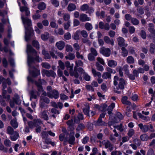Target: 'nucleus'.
<instances>
[{
	"label": "nucleus",
	"mask_w": 155,
	"mask_h": 155,
	"mask_svg": "<svg viewBox=\"0 0 155 155\" xmlns=\"http://www.w3.org/2000/svg\"><path fill=\"white\" fill-rule=\"evenodd\" d=\"M18 2L20 7V10L22 13L21 18L25 28V40L28 41L31 36L34 35V31L31 27V20L27 17H24L23 14L25 13L28 16L30 12L26 7L27 3L25 0H18Z\"/></svg>",
	"instance_id": "obj_1"
},
{
	"label": "nucleus",
	"mask_w": 155,
	"mask_h": 155,
	"mask_svg": "<svg viewBox=\"0 0 155 155\" xmlns=\"http://www.w3.org/2000/svg\"><path fill=\"white\" fill-rule=\"evenodd\" d=\"M27 52L28 54V63L29 67V71L30 74L33 77H36L40 74V70L37 69L33 68V71H31L32 68L31 67V64L35 60L38 62L42 61V59L38 56L37 53L34 50L32 46L28 44L27 46Z\"/></svg>",
	"instance_id": "obj_2"
},
{
	"label": "nucleus",
	"mask_w": 155,
	"mask_h": 155,
	"mask_svg": "<svg viewBox=\"0 0 155 155\" xmlns=\"http://www.w3.org/2000/svg\"><path fill=\"white\" fill-rule=\"evenodd\" d=\"M2 83V86L3 87V91L2 95L3 97L7 101H10V105L11 107L13 108L14 107L15 104H19L21 103V101L19 99V97L17 94L15 95L14 97L13 98L12 100H10V96L9 95L7 94V92L6 90H4L6 87V83H7L8 85H10L11 84V82L9 78L5 79L2 76L0 77V83Z\"/></svg>",
	"instance_id": "obj_3"
},
{
	"label": "nucleus",
	"mask_w": 155,
	"mask_h": 155,
	"mask_svg": "<svg viewBox=\"0 0 155 155\" xmlns=\"http://www.w3.org/2000/svg\"><path fill=\"white\" fill-rule=\"evenodd\" d=\"M46 83L45 81L43 80H42L41 81H39V82H36V84L37 86L38 89V92L37 93L36 91H32L31 93V97L30 98V100H31L32 98L36 99L37 97V95L36 94L38 95H39L41 93H42V94L44 96L46 95V93L43 90V88H42L41 85L45 84Z\"/></svg>",
	"instance_id": "obj_4"
},
{
	"label": "nucleus",
	"mask_w": 155,
	"mask_h": 155,
	"mask_svg": "<svg viewBox=\"0 0 155 155\" xmlns=\"http://www.w3.org/2000/svg\"><path fill=\"white\" fill-rule=\"evenodd\" d=\"M30 128H33L35 127V131L37 133H40L41 130V125H43L42 121L40 119H36L33 122L30 121L28 123Z\"/></svg>",
	"instance_id": "obj_5"
},
{
	"label": "nucleus",
	"mask_w": 155,
	"mask_h": 155,
	"mask_svg": "<svg viewBox=\"0 0 155 155\" xmlns=\"http://www.w3.org/2000/svg\"><path fill=\"white\" fill-rule=\"evenodd\" d=\"M118 86L117 87V89H123L124 88V86L126 84V82L124 79L120 78L119 79L118 77L117 76H115L114 77V85L116 86L118 84Z\"/></svg>",
	"instance_id": "obj_6"
},
{
	"label": "nucleus",
	"mask_w": 155,
	"mask_h": 155,
	"mask_svg": "<svg viewBox=\"0 0 155 155\" xmlns=\"http://www.w3.org/2000/svg\"><path fill=\"white\" fill-rule=\"evenodd\" d=\"M65 64L67 69L69 71L70 75L71 76H74L76 78H78L79 75L78 72H75L74 71H73V68L74 67V64H71L68 61H66L65 62Z\"/></svg>",
	"instance_id": "obj_7"
},
{
	"label": "nucleus",
	"mask_w": 155,
	"mask_h": 155,
	"mask_svg": "<svg viewBox=\"0 0 155 155\" xmlns=\"http://www.w3.org/2000/svg\"><path fill=\"white\" fill-rule=\"evenodd\" d=\"M100 52L106 57H109L110 54V50L108 48H106L103 47L100 49Z\"/></svg>",
	"instance_id": "obj_8"
},
{
	"label": "nucleus",
	"mask_w": 155,
	"mask_h": 155,
	"mask_svg": "<svg viewBox=\"0 0 155 155\" xmlns=\"http://www.w3.org/2000/svg\"><path fill=\"white\" fill-rule=\"evenodd\" d=\"M41 73L43 76L46 75L47 77L51 76L55 77L56 76V74L54 71L51 70L48 71L43 69Z\"/></svg>",
	"instance_id": "obj_9"
},
{
	"label": "nucleus",
	"mask_w": 155,
	"mask_h": 155,
	"mask_svg": "<svg viewBox=\"0 0 155 155\" xmlns=\"http://www.w3.org/2000/svg\"><path fill=\"white\" fill-rule=\"evenodd\" d=\"M92 74L94 77H96L97 76L98 78L97 79V81L99 84L101 83L103 80L101 78V73L99 72H97L93 68H92Z\"/></svg>",
	"instance_id": "obj_10"
},
{
	"label": "nucleus",
	"mask_w": 155,
	"mask_h": 155,
	"mask_svg": "<svg viewBox=\"0 0 155 155\" xmlns=\"http://www.w3.org/2000/svg\"><path fill=\"white\" fill-rule=\"evenodd\" d=\"M78 71L80 74H84V78L86 81H89L90 80V76L85 72L84 70L82 68H79L78 69Z\"/></svg>",
	"instance_id": "obj_11"
},
{
	"label": "nucleus",
	"mask_w": 155,
	"mask_h": 155,
	"mask_svg": "<svg viewBox=\"0 0 155 155\" xmlns=\"http://www.w3.org/2000/svg\"><path fill=\"white\" fill-rule=\"evenodd\" d=\"M74 135V132L73 131H71L70 133L69 138H67L66 141L68 142L70 144H74L75 140Z\"/></svg>",
	"instance_id": "obj_12"
},
{
	"label": "nucleus",
	"mask_w": 155,
	"mask_h": 155,
	"mask_svg": "<svg viewBox=\"0 0 155 155\" xmlns=\"http://www.w3.org/2000/svg\"><path fill=\"white\" fill-rule=\"evenodd\" d=\"M103 144L105 146L106 148L108 149L111 151L114 149L113 146L111 144L109 141L107 140H105L102 142Z\"/></svg>",
	"instance_id": "obj_13"
},
{
	"label": "nucleus",
	"mask_w": 155,
	"mask_h": 155,
	"mask_svg": "<svg viewBox=\"0 0 155 155\" xmlns=\"http://www.w3.org/2000/svg\"><path fill=\"white\" fill-rule=\"evenodd\" d=\"M48 96L51 98H54L55 99H57L59 97L58 93L57 91L55 90H54L52 91V93H48Z\"/></svg>",
	"instance_id": "obj_14"
},
{
	"label": "nucleus",
	"mask_w": 155,
	"mask_h": 155,
	"mask_svg": "<svg viewBox=\"0 0 155 155\" xmlns=\"http://www.w3.org/2000/svg\"><path fill=\"white\" fill-rule=\"evenodd\" d=\"M117 41L119 46L121 47H126L127 46V44H125V40L123 38L119 37L117 38Z\"/></svg>",
	"instance_id": "obj_15"
},
{
	"label": "nucleus",
	"mask_w": 155,
	"mask_h": 155,
	"mask_svg": "<svg viewBox=\"0 0 155 155\" xmlns=\"http://www.w3.org/2000/svg\"><path fill=\"white\" fill-rule=\"evenodd\" d=\"M56 45L58 49L61 50L64 48L65 44L64 41H60L57 42L56 43Z\"/></svg>",
	"instance_id": "obj_16"
},
{
	"label": "nucleus",
	"mask_w": 155,
	"mask_h": 155,
	"mask_svg": "<svg viewBox=\"0 0 155 155\" xmlns=\"http://www.w3.org/2000/svg\"><path fill=\"white\" fill-rule=\"evenodd\" d=\"M11 135L10 138L12 141H16L19 137V134L16 131H15Z\"/></svg>",
	"instance_id": "obj_17"
},
{
	"label": "nucleus",
	"mask_w": 155,
	"mask_h": 155,
	"mask_svg": "<svg viewBox=\"0 0 155 155\" xmlns=\"http://www.w3.org/2000/svg\"><path fill=\"white\" fill-rule=\"evenodd\" d=\"M83 112L85 114L89 116V107L87 104H86L82 107Z\"/></svg>",
	"instance_id": "obj_18"
},
{
	"label": "nucleus",
	"mask_w": 155,
	"mask_h": 155,
	"mask_svg": "<svg viewBox=\"0 0 155 155\" xmlns=\"http://www.w3.org/2000/svg\"><path fill=\"white\" fill-rule=\"evenodd\" d=\"M80 19L82 21H89L91 20L90 18L88 17L85 14H82L80 16Z\"/></svg>",
	"instance_id": "obj_19"
},
{
	"label": "nucleus",
	"mask_w": 155,
	"mask_h": 155,
	"mask_svg": "<svg viewBox=\"0 0 155 155\" xmlns=\"http://www.w3.org/2000/svg\"><path fill=\"white\" fill-rule=\"evenodd\" d=\"M47 111L44 110L41 113L40 115V117L44 119V120H48L49 118L47 114Z\"/></svg>",
	"instance_id": "obj_20"
},
{
	"label": "nucleus",
	"mask_w": 155,
	"mask_h": 155,
	"mask_svg": "<svg viewBox=\"0 0 155 155\" xmlns=\"http://www.w3.org/2000/svg\"><path fill=\"white\" fill-rule=\"evenodd\" d=\"M104 39L105 42L107 44L114 45V41L113 39H110L108 36H105L104 37Z\"/></svg>",
	"instance_id": "obj_21"
},
{
	"label": "nucleus",
	"mask_w": 155,
	"mask_h": 155,
	"mask_svg": "<svg viewBox=\"0 0 155 155\" xmlns=\"http://www.w3.org/2000/svg\"><path fill=\"white\" fill-rule=\"evenodd\" d=\"M75 66L74 68V71L75 72H77L78 70H77V67L79 66H82L83 65V62L81 60H78L75 62Z\"/></svg>",
	"instance_id": "obj_22"
},
{
	"label": "nucleus",
	"mask_w": 155,
	"mask_h": 155,
	"mask_svg": "<svg viewBox=\"0 0 155 155\" xmlns=\"http://www.w3.org/2000/svg\"><path fill=\"white\" fill-rule=\"evenodd\" d=\"M107 65L110 67L114 68L117 65V63L114 60H110L108 61Z\"/></svg>",
	"instance_id": "obj_23"
},
{
	"label": "nucleus",
	"mask_w": 155,
	"mask_h": 155,
	"mask_svg": "<svg viewBox=\"0 0 155 155\" xmlns=\"http://www.w3.org/2000/svg\"><path fill=\"white\" fill-rule=\"evenodd\" d=\"M41 39L44 41H46L49 38V34L48 32H45L41 35Z\"/></svg>",
	"instance_id": "obj_24"
},
{
	"label": "nucleus",
	"mask_w": 155,
	"mask_h": 155,
	"mask_svg": "<svg viewBox=\"0 0 155 155\" xmlns=\"http://www.w3.org/2000/svg\"><path fill=\"white\" fill-rule=\"evenodd\" d=\"M123 118V115L120 112H118L116 114V116L115 117V119L116 120V122H119L120 120Z\"/></svg>",
	"instance_id": "obj_25"
},
{
	"label": "nucleus",
	"mask_w": 155,
	"mask_h": 155,
	"mask_svg": "<svg viewBox=\"0 0 155 155\" xmlns=\"http://www.w3.org/2000/svg\"><path fill=\"white\" fill-rule=\"evenodd\" d=\"M57 52L55 51V49L54 47L51 48V51H50V53L51 57L55 59H57V57L55 54V53L57 54Z\"/></svg>",
	"instance_id": "obj_26"
},
{
	"label": "nucleus",
	"mask_w": 155,
	"mask_h": 155,
	"mask_svg": "<svg viewBox=\"0 0 155 155\" xmlns=\"http://www.w3.org/2000/svg\"><path fill=\"white\" fill-rule=\"evenodd\" d=\"M138 126L143 131L146 132L148 130V127L147 125L143 126L142 124H140Z\"/></svg>",
	"instance_id": "obj_27"
},
{
	"label": "nucleus",
	"mask_w": 155,
	"mask_h": 155,
	"mask_svg": "<svg viewBox=\"0 0 155 155\" xmlns=\"http://www.w3.org/2000/svg\"><path fill=\"white\" fill-rule=\"evenodd\" d=\"M76 8V6L73 4H69L68 7V10L69 11H72L75 10Z\"/></svg>",
	"instance_id": "obj_28"
},
{
	"label": "nucleus",
	"mask_w": 155,
	"mask_h": 155,
	"mask_svg": "<svg viewBox=\"0 0 155 155\" xmlns=\"http://www.w3.org/2000/svg\"><path fill=\"white\" fill-rule=\"evenodd\" d=\"M127 97L126 96L124 97L122 99V102L123 104L126 105H130L131 104V103L127 101Z\"/></svg>",
	"instance_id": "obj_29"
},
{
	"label": "nucleus",
	"mask_w": 155,
	"mask_h": 155,
	"mask_svg": "<svg viewBox=\"0 0 155 155\" xmlns=\"http://www.w3.org/2000/svg\"><path fill=\"white\" fill-rule=\"evenodd\" d=\"M42 54L44 56L45 58V59H49L51 58V56L45 49H43L42 51Z\"/></svg>",
	"instance_id": "obj_30"
},
{
	"label": "nucleus",
	"mask_w": 155,
	"mask_h": 155,
	"mask_svg": "<svg viewBox=\"0 0 155 155\" xmlns=\"http://www.w3.org/2000/svg\"><path fill=\"white\" fill-rule=\"evenodd\" d=\"M89 7L88 5L84 4L82 5L80 7V9L82 11H87L89 8Z\"/></svg>",
	"instance_id": "obj_31"
},
{
	"label": "nucleus",
	"mask_w": 155,
	"mask_h": 155,
	"mask_svg": "<svg viewBox=\"0 0 155 155\" xmlns=\"http://www.w3.org/2000/svg\"><path fill=\"white\" fill-rule=\"evenodd\" d=\"M46 8V5L43 2L40 3L38 5V8L40 10H42L45 9Z\"/></svg>",
	"instance_id": "obj_32"
},
{
	"label": "nucleus",
	"mask_w": 155,
	"mask_h": 155,
	"mask_svg": "<svg viewBox=\"0 0 155 155\" xmlns=\"http://www.w3.org/2000/svg\"><path fill=\"white\" fill-rule=\"evenodd\" d=\"M111 74L108 72H104L102 75V78L104 79L109 78L111 77Z\"/></svg>",
	"instance_id": "obj_33"
},
{
	"label": "nucleus",
	"mask_w": 155,
	"mask_h": 155,
	"mask_svg": "<svg viewBox=\"0 0 155 155\" xmlns=\"http://www.w3.org/2000/svg\"><path fill=\"white\" fill-rule=\"evenodd\" d=\"M107 124L105 122L103 121L101 118H99L97 122V125L98 126H107Z\"/></svg>",
	"instance_id": "obj_34"
},
{
	"label": "nucleus",
	"mask_w": 155,
	"mask_h": 155,
	"mask_svg": "<svg viewBox=\"0 0 155 155\" xmlns=\"http://www.w3.org/2000/svg\"><path fill=\"white\" fill-rule=\"evenodd\" d=\"M80 34V30L77 31L74 35L73 38L76 40H78L79 39V34Z\"/></svg>",
	"instance_id": "obj_35"
},
{
	"label": "nucleus",
	"mask_w": 155,
	"mask_h": 155,
	"mask_svg": "<svg viewBox=\"0 0 155 155\" xmlns=\"http://www.w3.org/2000/svg\"><path fill=\"white\" fill-rule=\"evenodd\" d=\"M11 124L15 128H16L18 126V124L15 120H12L11 121Z\"/></svg>",
	"instance_id": "obj_36"
},
{
	"label": "nucleus",
	"mask_w": 155,
	"mask_h": 155,
	"mask_svg": "<svg viewBox=\"0 0 155 155\" xmlns=\"http://www.w3.org/2000/svg\"><path fill=\"white\" fill-rule=\"evenodd\" d=\"M75 58V55L72 53H69L68 55L65 57V58L66 59L70 60H73Z\"/></svg>",
	"instance_id": "obj_37"
},
{
	"label": "nucleus",
	"mask_w": 155,
	"mask_h": 155,
	"mask_svg": "<svg viewBox=\"0 0 155 155\" xmlns=\"http://www.w3.org/2000/svg\"><path fill=\"white\" fill-rule=\"evenodd\" d=\"M127 63L129 64H133L134 62V59L131 56H128L127 58Z\"/></svg>",
	"instance_id": "obj_38"
},
{
	"label": "nucleus",
	"mask_w": 155,
	"mask_h": 155,
	"mask_svg": "<svg viewBox=\"0 0 155 155\" xmlns=\"http://www.w3.org/2000/svg\"><path fill=\"white\" fill-rule=\"evenodd\" d=\"M54 32L57 35H63L64 33L63 30L61 28H59L58 30H55Z\"/></svg>",
	"instance_id": "obj_39"
},
{
	"label": "nucleus",
	"mask_w": 155,
	"mask_h": 155,
	"mask_svg": "<svg viewBox=\"0 0 155 155\" xmlns=\"http://www.w3.org/2000/svg\"><path fill=\"white\" fill-rule=\"evenodd\" d=\"M137 114L139 117L141 118L143 120H145L146 121H148L150 120V118L148 117L144 116L140 113H138Z\"/></svg>",
	"instance_id": "obj_40"
},
{
	"label": "nucleus",
	"mask_w": 155,
	"mask_h": 155,
	"mask_svg": "<svg viewBox=\"0 0 155 155\" xmlns=\"http://www.w3.org/2000/svg\"><path fill=\"white\" fill-rule=\"evenodd\" d=\"M7 131L8 134L11 135L15 131H14L12 128L11 126H9L7 128Z\"/></svg>",
	"instance_id": "obj_41"
},
{
	"label": "nucleus",
	"mask_w": 155,
	"mask_h": 155,
	"mask_svg": "<svg viewBox=\"0 0 155 155\" xmlns=\"http://www.w3.org/2000/svg\"><path fill=\"white\" fill-rule=\"evenodd\" d=\"M85 28L88 31H90L92 29L93 27L91 24L89 23H86L85 25Z\"/></svg>",
	"instance_id": "obj_42"
},
{
	"label": "nucleus",
	"mask_w": 155,
	"mask_h": 155,
	"mask_svg": "<svg viewBox=\"0 0 155 155\" xmlns=\"http://www.w3.org/2000/svg\"><path fill=\"white\" fill-rule=\"evenodd\" d=\"M96 65L98 70L101 71H103L104 70V68L101 65H100L98 62H97L96 64Z\"/></svg>",
	"instance_id": "obj_43"
},
{
	"label": "nucleus",
	"mask_w": 155,
	"mask_h": 155,
	"mask_svg": "<svg viewBox=\"0 0 155 155\" xmlns=\"http://www.w3.org/2000/svg\"><path fill=\"white\" fill-rule=\"evenodd\" d=\"M131 22L134 25H137L139 23V21L135 18H132L131 19Z\"/></svg>",
	"instance_id": "obj_44"
},
{
	"label": "nucleus",
	"mask_w": 155,
	"mask_h": 155,
	"mask_svg": "<svg viewBox=\"0 0 155 155\" xmlns=\"http://www.w3.org/2000/svg\"><path fill=\"white\" fill-rule=\"evenodd\" d=\"M11 142L9 139H5L4 141V144L7 147H10L11 146Z\"/></svg>",
	"instance_id": "obj_45"
},
{
	"label": "nucleus",
	"mask_w": 155,
	"mask_h": 155,
	"mask_svg": "<svg viewBox=\"0 0 155 155\" xmlns=\"http://www.w3.org/2000/svg\"><path fill=\"white\" fill-rule=\"evenodd\" d=\"M140 138L142 140L144 141L147 140L149 139V137L147 134H144L141 135Z\"/></svg>",
	"instance_id": "obj_46"
},
{
	"label": "nucleus",
	"mask_w": 155,
	"mask_h": 155,
	"mask_svg": "<svg viewBox=\"0 0 155 155\" xmlns=\"http://www.w3.org/2000/svg\"><path fill=\"white\" fill-rule=\"evenodd\" d=\"M107 106V105L106 104L102 105L99 108V109L101 111H105L106 110V109Z\"/></svg>",
	"instance_id": "obj_47"
},
{
	"label": "nucleus",
	"mask_w": 155,
	"mask_h": 155,
	"mask_svg": "<svg viewBox=\"0 0 155 155\" xmlns=\"http://www.w3.org/2000/svg\"><path fill=\"white\" fill-rule=\"evenodd\" d=\"M64 38L66 40H68L71 38V36L70 33L69 32H67L64 35Z\"/></svg>",
	"instance_id": "obj_48"
},
{
	"label": "nucleus",
	"mask_w": 155,
	"mask_h": 155,
	"mask_svg": "<svg viewBox=\"0 0 155 155\" xmlns=\"http://www.w3.org/2000/svg\"><path fill=\"white\" fill-rule=\"evenodd\" d=\"M80 34L84 38H86L88 36V34L87 32L85 30H82L81 31L80 30Z\"/></svg>",
	"instance_id": "obj_49"
},
{
	"label": "nucleus",
	"mask_w": 155,
	"mask_h": 155,
	"mask_svg": "<svg viewBox=\"0 0 155 155\" xmlns=\"http://www.w3.org/2000/svg\"><path fill=\"white\" fill-rule=\"evenodd\" d=\"M64 64L61 60L58 61V64L59 67L62 70H64L65 68Z\"/></svg>",
	"instance_id": "obj_50"
},
{
	"label": "nucleus",
	"mask_w": 155,
	"mask_h": 155,
	"mask_svg": "<svg viewBox=\"0 0 155 155\" xmlns=\"http://www.w3.org/2000/svg\"><path fill=\"white\" fill-rule=\"evenodd\" d=\"M32 44L37 49H38L39 48V43L38 41L36 40L33 41L32 42Z\"/></svg>",
	"instance_id": "obj_51"
},
{
	"label": "nucleus",
	"mask_w": 155,
	"mask_h": 155,
	"mask_svg": "<svg viewBox=\"0 0 155 155\" xmlns=\"http://www.w3.org/2000/svg\"><path fill=\"white\" fill-rule=\"evenodd\" d=\"M155 50V45L153 43L151 44L150 45V51L151 53H153L154 52V51Z\"/></svg>",
	"instance_id": "obj_52"
},
{
	"label": "nucleus",
	"mask_w": 155,
	"mask_h": 155,
	"mask_svg": "<svg viewBox=\"0 0 155 155\" xmlns=\"http://www.w3.org/2000/svg\"><path fill=\"white\" fill-rule=\"evenodd\" d=\"M66 50L68 52H72L73 51V48L70 45H67L66 46Z\"/></svg>",
	"instance_id": "obj_53"
},
{
	"label": "nucleus",
	"mask_w": 155,
	"mask_h": 155,
	"mask_svg": "<svg viewBox=\"0 0 155 155\" xmlns=\"http://www.w3.org/2000/svg\"><path fill=\"white\" fill-rule=\"evenodd\" d=\"M149 26L150 27L149 28V31L152 34H154L155 33V30L153 28V25L152 24H150L149 25Z\"/></svg>",
	"instance_id": "obj_54"
},
{
	"label": "nucleus",
	"mask_w": 155,
	"mask_h": 155,
	"mask_svg": "<svg viewBox=\"0 0 155 155\" xmlns=\"http://www.w3.org/2000/svg\"><path fill=\"white\" fill-rule=\"evenodd\" d=\"M134 131L133 129H130L127 135L129 137H131L134 134Z\"/></svg>",
	"instance_id": "obj_55"
},
{
	"label": "nucleus",
	"mask_w": 155,
	"mask_h": 155,
	"mask_svg": "<svg viewBox=\"0 0 155 155\" xmlns=\"http://www.w3.org/2000/svg\"><path fill=\"white\" fill-rule=\"evenodd\" d=\"M51 3L55 7H58L59 5V2L57 0H51Z\"/></svg>",
	"instance_id": "obj_56"
},
{
	"label": "nucleus",
	"mask_w": 155,
	"mask_h": 155,
	"mask_svg": "<svg viewBox=\"0 0 155 155\" xmlns=\"http://www.w3.org/2000/svg\"><path fill=\"white\" fill-rule=\"evenodd\" d=\"M122 68L120 67H118L116 68V70L119 72L120 75L121 76H122L123 75V73L122 71Z\"/></svg>",
	"instance_id": "obj_57"
},
{
	"label": "nucleus",
	"mask_w": 155,
	"mask_h": 155,
	"mask_svg": "<svg viewBox=\"0 0 155 155\" xmlns=\"http://www.w3.org/2000/svg\"><path fill=\"white\" fill-rule=\"evenodd\" d=\"M50 25L53 28H58V25L55 21H51L50 22Z\"/></svg>",
	"instance_id": "obj_58"
},
{
	"label": "nucleus",
	"mask_w": 155,
	"mask_h": 155,
	"mask_svg": "<svg viewBox=\"0 0 155 155\" xmlns=\"http://www.w3.org/2000/svg\"><path fill=\"white\" fill-rule=\"evenodd\" d=\"M122 55L124 57L127 56L128 54V51L126 50V49L124 47L122 48Z\"/></svg>",
	"instance_id": "obj_59"
},
{
	"label": "nucleus",
	"mask_w": 155,
	"mask_h": 155,
	"mask_svg": "<svg viewBox=\"0 0 155 155\" xmlns=\"http://www.w3.org/2000/svg\"><path fill=\"white\" fill-rule=\"evenodd\" d=\"M41 101H43L44 102L48 103L49 102V100L47 97H43L42 96L41 97Z\"/></svg>",
	"instance_id": "obj_60"
},
{
	"label": "nucleus",
	"mask_w": 155,
	"mask_h": 155,
	"mask_svg": "<svg viewBox=\"0 0 155 155\" xmlns=\"http://www.w3.org/2000/svg\"><path fill=\"white\" fill-rule=\"evenodd\" d=\"M41 65L43 67L47 69H49L51 67L50 65L47 63H42Z\"/></svg>",
	"instance_id": "obj_61"
},
{
	"label": "nucleus",
	"mask_w": 155,
	"mask_h": 155,
	"mask_svg": "<svg viewBox=\"0 0 155 155\" xmlns=\"http://www.w3.org/2000/svg\"><path fill=\"white\" fill-rule=\"evenodd\" d=\"M91 54H93L94 56H96L97 55V54L96 50L94 48H91Z\"/></svg>",
	"instance_id": "obj_62"
},
{
	"label": "nucleus",
	"mask_w": 155,
	"mask_h": 155,
	"mask_svg": "<svg viewBox=\"0 0 155 155\" xmlns=\"http://www.w3.org/2000/svg\"><path fill=\"white\" fill-rule=\"evenodd\" d=\"M114 128H116L121 132L123 131L124 130V129L121 124H120V126H114Z\"/></svg>",
	"instance_id": "obj_63"
},
{
	"label": "nucleus",
	"mask_w": 155,
	"mask_h": 155,
	"mask_svg": "<svg viewBox=\"0 0 155 155\" xmlns=\"http://www.w3.org/2000/svg\"><path fill=\"white\" fill-rule=\"evenodd\" d=\"M71 21H68L67 23H65L64 25V28L65 29H68L70 26Z\"/></svg>",
	"instance_id": "obj_64"
}]
</instances>
